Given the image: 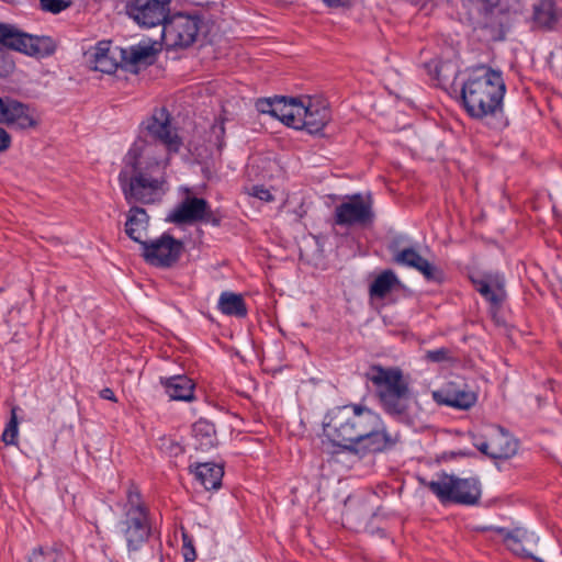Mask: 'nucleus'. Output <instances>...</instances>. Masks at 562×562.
Listing matches in <instances>:
<instances>
[{
	"label": "nucleus",
	"instance_id": "nucleus-1",
	"mask_svg": "<svg viewBox=\"0 0 562 562\" xmlns=\"http://www.w3.org/2000/svg\"><path fill=\"white\" fill-rule=\"evenodd\" d=\"M207 31V21L202 9L172 12L159 27L157 36L143 33V64H151L164 46L168 50L193 46Z\"/></svg>",
	"mask_w": 562,
	"mask_h": 562
},
{
	"label": "nucleus",
	"instance_id": "nucleus-2",
	"mask_svg": "<svg viewBox=\"0 0 562 562\" xmlns=\"http://www.w3.org/2000/svg\"><path fill=\"white\" fill-rule=\"evenodd\" d=\"M505 93L506 85L502 72L481 66L463 81L460 101L470 117L482 121L503 113Z\"/></svg>",
	"mask_w": 562,
	"mask_h": 562
},
{
	"label": "nucleus",
	"instance_id": "nucleus-3",
	"mask_svg": "<svg viewBox=\"0 0 562 562\" xmlns=\"http://www.w3.org/2000/svg\"><path fill=\"white\" fill-rule=\"evenodd\" d=\"M364 376L373 384L374 395L382 411L397 422H408L415 401L403 371L397 367L373 364Z\"/></svg>",
	"mask_w": 562,
	"mask_h": 562
},
{
	"label": "nucleus",
	"instance_id": "nucleus-4",
	"mask_svg": "<svg viewBox=\"0 0 562 562\" xmlns=\"http://www.w3.org/2000/svg\"><path fill=\"white\" fill-rule=\"evenodd\" d=\"M353 446H345L355 452H382L398 441L391 435L380 414L362 404H352Z\"/></svg>",
	"mask_w": 562,
	"mask_h": 562
},
{
	"label": "nucleus",
	"instance_id": "nucleus-5",
	"mask_svg": "<svg viewBox=\"0 0 562 562\" xmlns=\"http://www.w3.org/2000/svg\"><path fill=\"white\" fill-rule=\"evenodd\" d=\"M140 148L136 144L128 150L124 158V166L119 180L125 200L131 204L130 212L124 224V232L132 240L140 243L139 220L140 207L136 204L140 201Z\"/></svg>",
	"mask_w": 562,
	"mask_h": 562
},
{
	"label": "nucleus",
	"instance_id": "nucleus-6",
	"mask_svg": "<svg viewBox=\"0 0 562 562\" xmlns=\"http://www.w3.org/2000/svg\"><path fill=\"white\" fill-rule=\"evenodd\" d=\"M418 482L428 488L438 501L446 504L475 505L481 497L480 483L475 479H461L445 472L437 474L436 479L427 480L419 476Z\"/></svg>",
	"mask_w": 562,
	"mask_h": 562
},
{
	"label": "nucleus",
	"instance_id": "nucleus-7",
	"mask_svg": "<svg viewBox=\"0 0 562 562\" xmlns=\"http://www.w3.org/2000/svg\"><path fill=\"white\" fill-rule=\"evenodd\" d=\"M91 68L95 71L112 75L119 68L138 74L140 64V45L130 49L113 45L111 41H100L89 55Z\"/></svg>",
	"mask_w": 562,
	"mask_h": 562
},
{
	"label": "nucleus",
	"instance_id": "nucleus-8",
	"mask_svg": "<svg viewBox=\"0 0 562 562\" xmlns=\"http://www.w3.org/2000/svg\"><path fill=\"white\" fill-rule=\"evenodd\" d=\"M56 45L49 36H34L16 25L0 22V50H14L33 57H47Z\"/></svg>",
	"mask_w": 562,
	"mask_h": 562
},
{
	"label": "nucleus",
	"instance_id": "nucleus-9",
	"mask_svg": "<svg viewBox=\"0 0 562 562\" xmlns=\"http://www.w3.org/2000/svg\"><path fill=\"white\" fill-rule=\"evenodd\" d=\"M473 445L491 459H510L518 450V440L502 426H492L484 436H474Z\"/></svg>",
	"mask_w": 562,
	"mask_h": 562
},
{
	"label": "nucleus",
	"instance_id": "nucleus-10",
	"mask_svg": "<svg viewBox=\"0 0 562 562\" xmlns=\"http://www.w3.org/2000/svg\"><path fill=\"white\" fill-rule=\"evenodd\" d=\"M374 218L370 195L364 199L360 193L348 196L334 212V223L338 226H366Z\"/></svg>",
	"mask_w": 562,
	"mask_h": 562
},
{
	"label": "nucleus",
	"instance_id": "nucleus-11",
	"mask_svg": "<svg viewBox=\"0 0 562 562\" xmlns=\"http://www.w3.org/2000/svg\"><path fill=\"white\" fill-rule=\"evenodd\" d=\"M324 435L335 445L353 446L352 404L328 411L323 422Z\"/></svg>",
	"mask_w": 562,
	"mask_h": 562
},
{
	"label": "nucleus",
	"instance_id": "nucleus-12",
	"mask_svg": "<svg viewBox=\"0 0 562 562\" xmlns=\"http://www.w3.org/2000/svg\"><path fill=\"white\" fill-rule=\"evenodd\" d=\"M182 248L181 241L169 234H162L150 243L143 241V256L153 266L171 267L180 258Z\"/></svg>",
	"mask_w": 562,
	"mask_h": 562
},
{
	"label": "nucleus",
	"instance_id": "nucleus-13",
	"mask_svg": "<svg viewBox=\"0 0 562 562\" xmlns=\"http://www.w3.org/2000/svg\"><path fill=\"white\" fill-rule=\"evenodd\" d=\"M146 128L148 133L155 139L164 144L169 151H179L182 140L177 134L176 128L172 127L171 116L166 108L155 109Z\"/></svg>",
	"mask_w": 562,
	"mask_h": 562
},
{
	"label": "nucleus",
	"instance_id": "nucleus-14",
	"mask_svg": "<svg viewBox=\"0 0 562 562\" xmlns=\"http://www.w3.org/2000/svg\"><path fill=\"white\" fill-rule=\"evenodd\" d=\"M389 250L393 252V261L396 265L417 270L428 281L441 280V271L435 265L430 263L426 258L422 257L415 248L407 247L400 250L397 249L396 243L393 241L389 245Z\"/></svg>",
	"mask_w": 562,
	"mask_h": 562
},
{
	"label": "nucleus",
	"instance_id": "nucleus-15",
	"mask_svg": "<svg viewBox=\"0 0 562 562\" xmlns=\"http://www.w3.org/2000/svg\"><path fill=\"white\" fill-rule=\"evenodd\" d=\"M300 119L297 130H305L310 134H318L330 121V111L324 100L306 97L303 100V111Z\"/></svg>",
	"mask_w": 562,
	"mask_h": 562
},
{
	"label": "nucleus",
	"instance_id": "nucleus-16",
	"mask_svg": "<svg viewBox=\"0 0 562 562\" xmlns=\"http://www.w3.org/2000/svg\"><path fill=\"white\" fill-rule=\"evenodd\" d=\"M0 123L14 126L19 130L34 128L37 121L30 113V108L10 97H0Z\"/></svg>",
	"mask_w": 562,
	"mask_h": 562
},
{
	"label": "nucleus",
	"instance_id": "nucleus-17",
	"mask_svg": "<svg viewBox=\"0 0 562 562\" xmlns=\"http://www.w3.org/2000/svg\"><path fill=\"white\" fill-rule=\"evenodd\" d=\"M165 165L156 161L143 171V204L160 202L168 191Z\"/></svg>",
	"mask_w": 562,
	"mask_h": 562
},
{
	"label": "nucleus",
	"instance_id": "nucleus-18",
	"mask_svg": "<svg viewBox=\"0 0 562 562\" xmlns=\"http://www.w3.org/2000/svg\"><path fill=\"white\" fill-rule=\"evenodd\" d=\"M530 21L533 30L555 31L562 22V7L557 0H537L532 4Z\"/></svg>",
	"mask_w": 562,
	"mask_h": 562
},
{
	"label": "nucleus",
	"instance_id": "nucleus-19",
	"mask_svg": "<svg viewBox=\"0 0 562 562\" xmlns=\"http://www.w3.org/2000/svg\"><path fill=\"white\" fill-rule=\"evenodd\" d=\"M474 289L492 306L498 307L506 299L505 279L498 272H488L480 277H471Z\"/></svg>",
	"mask_w": 562,
	"mask_h": 562
},
{
	"label": "nucleus",
	"instance_id": "nucleus-20",
	"mask_svg": "<svg viewBox=\"0 0 562 562\" xmlns=\"http://www.w3.org/2000/svg\"><path fill=\"white\" fill-rule=\"evenodd\" d=\"M434 400L447 406L459 409H469L476 402V394L468 389L467 385L459 386L449 382L441 390L432 393Z\"/></svg>",
	"mask_w": 562,
	"mask_h": 562
},
{
	"label": "nucleus",
	"instance_id": "nucleus-21",
	"mask_svg": "<svg viewBox=\"0 0 562 562\" xmlns=\"http://www.w3.org/2000/svg\"><path fill=\"white\" fill-rule=\"evenodd\" d=\"M538 541L539 537L522 528H516L513 531L506 532L504 536L506 547L514 554L539 562L540 559L533 554Z\"/></svg>",
	"mask_w": 562,
	"mask_h": 562
},
{
	"label": "nucleus",
	"instance_id": "nucleus-22",
	"mask_svg": "<svg viewBox=\"0 0 562 562\" xmlns=\"http://www.w3.org/2000/svg\"><path fill=\"white\" fill-rule=\"evenodd\" d=\"M206 207V200L196 196H188L172 211L168 220L176 224L201 222Z\"/></svg>",
	"mask_w": 562,
	"mask_h": 562
},
{
	"label": "nucleus",
	"instance_id": "nucleus-23",
	"mask_svg": "<svg viewBox=\"0 0 562 562\" xmlns=\"http://www.w3.org/2000/svg\"><path fill=\"white\" fill-rule=\"evenodd\" d=\"M303 111V100L299 98H274V117L289 127L297 130Z\"/></svg>",
	"mask_w": 562,
	"mask_h": 562
},
{
	"label": "nucleus",
	"instance_id": "nucleus-24",
	"mask_svg": "<svg viewBox=\"0 0 562 562\" xmlns=\"http://www.w3.org/2000/svg\"><path fill=\"white\" fill-rule=\"evenodd\" d=\"M171 0H143V31L160 27L171 14Z\"/></svg>",
	"mask_w": 562,
	"mask_h": 562
},
{
	"label": "nucleus",
	"instance_id": "nucleus-25",
	"mask_svg": "<svg viewBox=\"0 0 562 562\" xmlns=\"http://www.w3.org/2000/svg\"><path fill=\"white\" fill-rule=\"evenodd\" d=\"M190 472L194 473L196 481L207 491L217 490L222 485L224 469L218 464L196 463L194 467L190 465Z\"/></svg>",
	"mask_w": 562,
	"mask_h": 562
},
{
	"label": "nucleus",
	"instance_id": "nucleus-26",
	"mask_svg": "<svg viewBox=\"0 0 562 562\" xmlns=\"http://www.w3.org/2000/svg\"><path fill=\"white\" fill-rule=\"evenodd\" d=\"M171 400L189 402L194 397V384L187 375H173L162 381Z\"/></svg>",
	"mask_w": 562,
	"mask_h": 562
},
{
	"label": "nucleus",
	"instance_id": "nucleus-27",
	"mask_svg": "<svg viewBox=\"0 0 562 562\" xmlns=\"http://www.w3.org/2000/svg\"><path fill=\"white\" fill-rule=\"evenodd\" d=\"M196 448L209 451L217 445L215 426L206 419H199L192 426Z\"/></svg>",
	"mask_w": 562,
	"mask_h": 562
},
{
	"label": "nucleus",
	"instance_id": "nucleus-28",
	"mask_svg": "<svg viewBox=\"0 0 562 562\" xmlns=\"http://www.w3.org/2000/svg\"><path fill=\"white\" fill-rule=\"evenodd\" d=\"M127 519L124 522L125 538L130 551L136 552L140 546V506H133L126 514Z\"/></svg>",
	"mask_w": 562,
	"mask_h": 562
},
{
	"label": "nucleus",
	"instance_id": "nucleus-29",
	"mask_svg": "<svg viewBox=\"0 0 562 562\" xmlns=\"http://www.w3.org/2000/svg\"><path fill=\"white\" fill-rule=\"evenodd\" d=\"M398 283L400 280L393 270H384L370 284L369 294L371 297L384 299Z\"/></svg>",
	"mask_w": 562,
	"mask_h": 562
},
{
	"label": "nucleus",
	"instance_id": "nucleus-30",
	"mask_svg": "<svg viewBox=\"0 0 562 562\" xmlns=\"http://www.w3.org/2000/svg\"><path fill=\"white\" fill-rule=\"evenodd\" d=\"M218 308L225 315L245 317L247 315L246 304L241 295L224 292L218 300Z\"/></svg>",
	"mask_w": 562,
	"mask_h": 562
},
{
	"label": "nucleus",
	"instance_id": "nucleus-31",
	"mask_svg": "<svg viewBox=\"0 0 562 562\" xmlns=\"http://www.w3.org/2000/svg\"><path fill=\"white\" fill-rule=\"evenodd\" d=\"M27 562H66L64 553L54 547L35 548Z\"/></svg>",
	"mask_w": 562,
	"mask_h": 562
},
{
	"label": "nucleus",
	"instance_id": "nucleus-32",
	"mask_svg": "<svg viewBox=\"0 0 562 562\" xmlns=\"http://www.w3.org/2000/svg\"><path fill=\"white\" fill-rule=\"evenodd\" d=\"M18 407H12L10 420L8 422L2 434V441L5 445H16L19 435V422L16 415Z\"/></svg>",
	"mask_w": 562,
	"mask_h": 562
},
{
	"label": "nucleus",
	"instance_id": "nucleus-33",
	"mask_svg": "<svg viewBox=\"0 0 562 562\" xmlns=\"http://www.w3.org/2000/svg\"><path fill=\"white\" fill-rule=\"evenodd\" d=\"M142 515H143V535L146 533L147 539L153 540V542H154L153 547L157 546V548L160 549L161 542L159 540V531L157 530L156 526H153V524L148 517L147 510L145 509L144 506H143Z\"/></svg>",
	"mask_w": 562,
	"mask_h": 562
},
{
	"label": "nucleus",
	"instance_id": "nucleus-34",
	"mask_svg": "<svg viewBox=\"0 0 562 562\" xmlns=\"http://www.w3.org/2000/svg\"><path fill=\"white\" fill-rule=\"evenodd\" d=\"M72 4L71 0H40V8L53 14H58Z\"/></svg>",
	"mask_w": 562,
	"mask_h": 562
},
{
	"label": "nucleus",
	"instance_id": "nucleus-35",
	"mask_svg": "<svg viewBox=\"0 0 562 562\" xmlns=\"http://www.w3.org/2000/svg\"><path fill=\"white\" fill-rule=\"evenodd\" d=\"M182 555L184 558V562H194L196 559L193 539L186 531H182Z\"/></svg>",
	"mask_w": 562,
	"mask_h": 562
},
{
	"label": "nucleus",
	"instance_id": "nucleus-36",
	"mask_svg": "<svg viewBox=\"0 0 562 562\" xmlns=\"http://www.w3.org/2000/svg\"><path fill=\"white\" fill-rule=\"evenodd\" d=\"M451 351L446 347L436 350H428L425 353V360L428 362L440 363L451 360Z\"/></svg>",
	"mask_w": 562,
	"mask_h": 562
},
{
	"label": "nucleus",
	"instance_id": "nucleus-37",
	"mask_svg": "<svg viewBox=\"0 0 562 562\" xmlns=\"http://www.w3.org/2000/svg\"><path fill=\"white\" fill-rule=\"evenodd\" d=\"M125 10L128 16L140 25V0H128Z\"/></svg>",
	"mask_w": 562,
	"mask_h": 562
},
{
	"label": "nucleus",
	"instance_id": "nucleus-38",
	"mask_svg": "<svg viewBox=\"0 0 562 562\" xmlns=\"http://www.w3.org/2000/svg\"><path fill=\"white\" fill-rule=\"evenodd\" d=\"M256 109L260 113H267L274 116V99H259L256 102Z\"/></svg>",
	"mask_w": 562,
	"mask_h": 562
},
{
	"label": "nucleus",
	"instance_id": "nucleus-39",
	"mask_svg": "<svg viewBox=\"0 0 562 562\" xmlns=\"http://www.w3.org/2000/svg\"><path fill=\"white\" fill-rule=\"evenodd\" d=\"M14 68V64L0 53V78L9 76Z\"/></svg>",
	"mask_w": 562,
	"mask_h": 562
},
{
	"label": "nucleus",
	"instance_id": "nucleus-40",
	"mask_svg": "<svg viewBox=\"0 0 562 562\" xmlns=\"http://www.w3.org/2000/svg\"><path fill=\"white\" fill-rule=\"evenodd\" d=\"M221 221L222 216L218 214V212L212 211L207 204L206 211L204 212V216L201 222L210 223L213 226H218Z\"/></svg>",
	"mask_w": 562,
	"mask_h": 562
},
{
	"label": "nucleus",
	"instance_id": "nucleus-41",
	"mask_svg": "<svg viewBox=\"0 0 562 562\" xmlns=\"http://www.w3.org/2000/svg\"><path fill=\"white\" fill-rule=\"evenodd\" d=\"M252 195L261 201L270 202L273 200L271 192L263 186H255L252 188Z\"/></svg>",
	"mask_w": 562,
	"mask_h": 562
},
{
	"label": "nucleus",
	"instance_id": "nucleus-42",
	"mask_svg": "<svg viewBox=\"0 0 562 562\" xmlns=\"http://www.w3.org/2000/svg\"><path fill=\"white\" fill-rule=\"evenodd\" d=\"M11 146V136L2 127H0V153L5 151Z\"/></svg>",
	"mask_w": 562,
	"mask_h": 562
},
{
	"label": "nucleus",
	"instance_id": "nucleus-43",
	"mask_svg": "<svg viewBox=\"0 0 562 562\" xmlns=\"http://www.w3.org/2000/svg\"><path fill=\"white\" fill-rule=\"evenodd\" d=\"M100 397L103 398V400L116 402L115 394L112 391V389H110V387H104L103 390H101L100 391Z\"/></svg>",
	"mask_w": 562,
	"mask_h": 562
},
{
	"label": "nucleus",
	"instance_id": "nucleus-44",
	"mask_svg": "<svg viewBox=\"0 0 562 562\" xmlns=\"http://www.w3.org/2000/svg\"><path fill=\"white\" fill-rule=\"evenodd\" d=\"M328 7H342L349 2V0H323Z\"/></svg>",
	"mask_w": 562,
	"mask_h": 562
},
{
	"label": "nucleus",
	"instance_id": "nucleus-45",
	"mask_svg": "<svg viewBox=\"0 0 562 562\" xmlns=\"http://www.w3.org/2000/svg\"><path fill=\"white\" fill-rule=\"evenodd\" d=\"M170 445H171V449L172 451L177 454L178 452H181L182 451V448L180 445L178 443H173L171 440H170Z\"/></svg>",
	"mask_w": 562,
	"mask_h": 562
},
{
	"label": "nucleus",
	"instance_id": "nucleus-46",
	"mask_svg": "<svg viewBox=\"0 0 562 562\" xmlns=\"http://www.w3.org/2000/svg\"><path fill=\"white\" fill-rule=\"evenodd\" d=\"M505 530L503 528L497 529V532L503 533Z\"/></svg>",
	"mask_w": 562,
	"mask_h": 562
},
{
	"label": "nucleus",
	"instance_id": "nucleus-47",
	"mask_svg": "<svg viewBox=\"0 0 562 562\" xmlns=\"http://www.w3.org/2000/svg\"><path fill=\"white\" fill-rule=\"evenodd\" d=\"M159 562H162V558H161V555L159 557Z\"/></svg>",
	"mask_w": 562,
	"mask_h": 562
}]
</instances>
